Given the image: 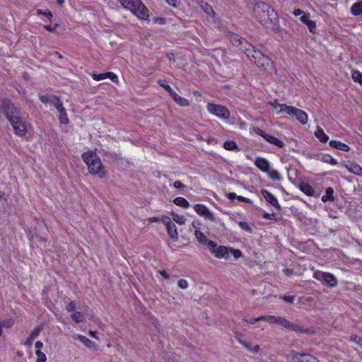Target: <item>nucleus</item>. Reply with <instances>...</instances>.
<instances>
[{"instance_id":"7","label":"nucleus","mask_w":362,"mask_h":362,"mask_svg":"<svg viewBox=\"0 0 362 362\" xmlns=\"http://www.w3.org/2000/svg\"><path fill=\"white\" fill-rule=\"evenodd\" d=\"M206 107L207 110L211 114L214 115L221 119H228L230 116L229 110L225 106L209 103Z\"/></svg>"},{"instance_id":"17","label":"nucleus","mask_w":362,"mask_h":362,"mask_svg":"<svg viewBox=\"0 0 362 362\" xmlns=\"http://www.w3.org/2000/svg\"><path fill=\"white\" fill-rule=\"evenodd\" d=\"M255 164L262 172H269V169L270 168L269 163L265 158H257Z\"/></svg>"},{"instance_id":"36","label":"nucleus","mask_w":362,"mask_h":362,"mask_svg":"<svg viewBox=\"0 0 362 362\" xmlns=\"http://www.w3.org/2000/svg\"><path fill=\"white\" fill-rule=\"evenodd\" d=\"M202 10L209 16H214L215 13L211 6H209L207 3H203L202 5Z\"/></svg>"},{"instance_id":"35","label":"nucleus","mask_w":362,"mask_h":362,"mask_svg":"<svg viewBox=\"0 0 362 362\" xmlns=\"http://www.w3.org/2000/svg\"><path fill=\"white\" fill-rule=\"evenodd\" d=\"M223 146L226 150H238V147L235 142L232 141H226L223 144Z\"/></svg>"},{"instance_id":"15","label":"nucleus","mask_w":362,"mask_h":362,"mask_svg":"<svg viewBox=\"0 0 362 362\" xmlns=\"http://www.w3.org/2000/svg\"><path fill=\"white\" fill-rule=\"evenodd\" d=\"M261 193L267 202H268L270 204L276 209H280V205L279 204L277 199L272 193L266 189H262Z\"/></svg>"},{"instance_id":"26","label":"nucleus","mask_w":362,"mask_h":362,"mask_svg":"<svg viewBox=\"0 0 362 362\" xmlns=\"http://www.w3.org/2000/svg\"><path fill=\"white\" fill-rule=\"evenodd\" d=\"M173 202L175 204H176L179 206L183 207L185 209H187L190 206L189 202L187 199H185V198L181 197H178L175 198L173 200Z\"/></svg>"},{"instance_id":"45","label":"nucleus","mask_w":362,"mask_h":362,"mask_svg":"<svg viewBox=\"0 0 362 362\" xmlns=\"http://www.w3.org/2000/svg\"><path fill=\"white\" fill-rule=\"evenodd\" d=\"M324 160H325V162L328 163L331 165H337V160H335L334 158H332L330 156H326L324 158Z\"/></svg>"},{"instance_id":"33","label":"nucleus","mask_w":362,"mask_h":362,"mask_svg":"<svg viewBox=\"0 0 362 362\" xmlns=\"http://www.w3.org/2000/svg\"><path fill=\"white\" fill-rule=\"evenodd\" d=\"M267 173H268L269 178L273 180L279 181L281 179L279 173L276 170H270L269 168V172H267Z\"/></svg>"},{"instance_id":"5","label":"nucleus","mask_w":362,"mask_h":362,"mask_svg":"<svg viewBox=\"0 0 362 362\" xmlns=\"http://www.w3.org/2000/svg\"><path fill=\"white\" fill-rule=\"evenodd\" d=\"M270 104L279 112H285L288 115L294 116L296 119L303 124H305L308 122L307 114L300 109L293 106H288L285 104H279L276 101H274Z\"/></svg>"},{"instance_id":"23","label":"nucleus","mask_w":362,"mask_h":362,"mask_svg":"<svg viewBox=\"0 0 362 362\" xmlns=\"http://www.w3.org/2000/svg\"><path fill=\"white\" fill-rule=\"evenodd\" d=\"M266 141H267L269 143L274 144L279 148H282L284 146V144L282 141L279 140L275 136L267 134L264 139Z\"/></svg>"},{"instance_id":"49","label":"nucleus","mask_w":362,"mask_h":362,"mask_svg":"<svg viewBox=\"0 0 362 362\" xmlns=\"http://www.w3.org/2000/svg\"><path fill=\"white\" fill-rule=\"evenodd\" d=\"M177 285L180 288L183 289H186L188 287V283L185 279L179 280Z\"/></svg>"},{"instance_id":"40","label":"nucleus","mask_w":362,"mask_h":362,"mask_svg":"<svg viewBox=\"0 0 362 362\" xmlns=\"http://www.w3.org/2000/svg\"><path fill=\"white\" fill-rule=\"evenodd\" d=\"M71 318L76 323L81 322L83 321V316L80 312L74 313L71 315Z\"/></svg>"},{"instance_id":"63","label":"nucleus","mask_w":362,"mask_h":362,"mask_svg":"<svg viewBox=\"0 0 362 362\" xmlns=\"http://www.w3.org/2000/svg\"><path fill=\"white\" fill-rule=\"evenodd\" d=\"M226 196L230 200H233V199H234L235 198L237 199V195L234 192H230V193L227 194Z\"/></svg>"},{"instance_id":"1","label":"nucleus","mask_w":362,"mask_h":362,"mask_svg":"<svg viewBox=\"0 0 362 362\" xmlns=\"http://www.w3.org/2000/svg\"><path fill=\"white\" fill-rule=\"evenodd\" d=\"M3 110L16 134L20 136L25 135L27 124L23 120L20 110L16 108L9 100H4Z\"/></svg>"},{"instance_id":"50","label":"nucleus","mask_w":362,"mask_h":362,"mask_svg":"<svg viewBox=\"0 0 362 362\" xmlns=\"http://www.w3.org/2000/svg\"><path fill=\"white\" fill-rule=\"evenodd\" d=\"M160 221L165 225V227L173 223L170 218L167 216H163Z\"/></svg>"},{"instance_id":"27","label":"nucleus","mask_w":362,"mask_h":362,"mask_svg":"<svg viewBox=\"0 0 362 362\" xmlns=\"http://www.w3.org/2000/svg\"><path fill=\"white\" fill-rule=\"evenodd\" d=\"M351 13L354 16H359L362 14V1L354 4L351 8Z\"/></svg>"},{"instance_id":"39","label":"nucleus","mask_w":362,"mask_h":362,"mask_svg":"<svg viewBox=\"0 0 362 362\" xmlns=\"http://www.w3.org/2000/svg\"><path fill=\"white\" fill-rule=\"evenodd\" d=\"M35 354L37 356L36 362H46L47 357L42 351L40 350H36Z\"/></svg>"},{"instance_id":"37","label":"nucleus","mask_w":362,"mask_h":362,"mask_svg":"<svg viewBox=\"0 0 362 362\" xmlns=\"http://www.w3.org/2000/svg\"><path fill=\"white\" fill-rule=\"evenodd\" d=\"M352 78L362 86V74L359 71L355 70L352 72Z\"/></svg>"},{"instance_id":"52","label":"nucleus","mask_w":362,"mask_h":362,"mask_svg":"<svg viewBox=\"0 0 362 362\" xmlns=\"http://www.w3.org/2000/svg\"><path fill=\"white\" fill-rule=\"evenodd\" d=\"M253 131L254 132L257 134V135H259L261 136L262 137H263L264 139H265V136H267V134H266L263 130L260 129L258 127H255L253 129Z\"/></svg>"},{"instance_id":"2","label":"nucleus","mask_w":362,"mask_h":362,"mask_svg":"<svg viewBox=\"0 0 362 362\" xmlns=\"http://www.w3.org/2000/svg\"><path fill=\"white\" fill-rule=\"evenodd\" d=\"M255 17L265 27L270 28L276 25L277 14L267 4L260 2L253 7Z\"/></svg>"},{"instance_id":"38","label":"nucleus","mask_w":362,"mask_h":362,"mask_svg":"<svg viewBox=\"0 0 362 362\" xmlns=\"http://www.w3.org/2000/svg\"><path fill=\"white\" fill-rule=\"evenodd\" d=\"M59 112V119L62 124H66L69 122V119L67 117L65 109L62 110Z\"/></svg>"},{"instance_id":"29","label":"nucleus","mask_w":362,"mask_h":362,"mask_svg":"<svg viewBox=\"0 0 362 362\" xmlns=\"http://www.w3.org/2000/svg\"><path fill=\"white\" fill-rule=\"evenodd\" d=\"M194 235L197 241L201 244H206V242L209 240L206 236L199 230H196Z\"/></svg>"},{"instance_id":"58","label":"nucleus","mask_w":362,"mask_h":362,"mask_svg":"<svg viewBox=\"0 0 362 362\" xmlns=\"http://www.w3.org/2000/svg\"><path fill=\"white\" fill-rule=\"evenodd\" d=\"M166 2L170 5L175 8L178 6L177 1V0H165Z\"/></svg>"},{"instance_id":"62","label":"nucleus","mask_w":362,"mask_h":362,"mask_svg":"<svg viewBox=\"0 0 362 362\" xmlns=\"http://www.w3.org/2000/svg\"><path fill=\"white\" fill-rule=\"evenodd\" d=\"M56 26L57 25H55L54 27H52L50 25H44V28L48 30L49 32L54 33L55 31Z\"/></svg>"},{"instance_id":"32","label":"nucleus","mask_w":362,"mask_h":362,"mask_svg":"<svg viewBox=\"0 0 362 362\" xmlns=\"http://www.w3.org/2000/svg\"><path fill=\"white\" fill-rule=\"evenodd\" d=\"M300 189L307 195L312 196L314 194L313 188L308 184L304 183L301 185Z\"/></svg>"},{"instance_id":"13","label":"nucleus","mask_w":362,"mask_h":362,"mask_svg":"<svg viewBox=\"0 0 362 362\" xmlns=\"http://www.w3.org/2000/svg\"><path fill=\"white\" fill-rule=\"evenodd\" d=\"M292 362H320L315 357L310 354H296L292 360Z\"/></svg>"},{"instance_id":"44","label":"nucleus","mask_w":362,"mask_h":362,"mask_svg":"<svg viewBox=\"0 0 362 362\" xmlns=\"http://www.w3.org/2000/svg\"><path fill=\"white\" fill-rule=\"evenodd\" d=\"M350 339H351V341L362 346V337H358L356 334H352L350 337Z\"/></svg>"},{"instance_id":"16","label":"nucleus","mask_w":362,"mask_h":362,"mask_svg":"<svg viewBox=\"0 0 362 362\" xmlns=\"http://www.w3.org/2000/svg\"><path fill=\"white\" fill-rule=\"evenodd\" d=\"M132 13L141 20L147 19L149 16L148 8L143 4L141 1L139 8H136L135 11H133Z\"/></svg>"},{"instance_id":"31","label":"nucleus","mask_w":362,"mask_h":362,"mask_svg":"<svg viewBox=\"0 0 362 362\" xmlns=\"http://www.w3.org/2000/svg\"><path fill=\"white\" fill-rule=\"evenodd\" d=\"M240 344L252 353H257L259 351V346L258 345L252 346L250 343L245 341H240Z\"/></svg>"},{"instance_id":"61","label":"nucleus","mask_w":362,"mask_h":362,"mask_svg":"<svg viewBox=\"0 0 362 362\" xmlns=\"http://www.w3.org/2000/svg\"><path fill=\"white\" fill-rule=\"evenodd\" d=\"M158 272L165 279H170V276L168 275V274L165 270H159Z\"/></svg>"},{"instance_id":"41","label":"nucleus","mask_w":362,"mask_h":362,"mask_svg":"<svg viewBox=\"0 0 362 362\" xmlns=\"http://www.w3.org/2000/svg\"><path fill=\"white\" fill-rule=\"evenodd\" d=\"M55 95H40V100L42 103L45 104L47 103H52L53 98H54Z\"/></svg>"},{"instance_id":"56","label":"nucleus","mask_w":362,"mask_h":362,"mask_svg":"<svg viewBox=\"0 0 362 362\" xmlns=\"http://www.w3.org/2000/svg\"><path fill=\"white\" fill-rule=\"evenodd\" d=\"M173 186L176 189H182L185 187V185L179 180H177L174 182Z\"/></svg>"},{"instance_id":"6","label":"nucleus","mask_w":362,"mask_h":362,"mask_svg":"<svg viewBox=\"0 0 362 362\" xmlns=\"http://www.w3.org/2000/svg\"><path fill=\"white\" fill-rule=\"evenodd\" d=\"M269 323H276L279 324L286 328L292 329L296 332H300L303 333H309V329H304L301 328L298 325H296L294 323H292L287 320L286 319L281 317H275L272 315H267V321Z\"/></svg>"},{"instance_id":"9","label":"nucleus","mask_w":362,"mask_h":362,"mask_svg":"<svg viewBox=\"0 0 362 362\" xmlns=\"http://www.w3.org/2000/svg\"><path fill=\"white\" fill-rule=\"evenodd\" d=\"M195 211L200 216L205 218L209 219L211 221H216V218L214 214L209 210V209L203 204H196L194 206Z\"/></svg>"},{"instance_id":"51","label":"nucleus","mask_w":362,"mask_h":362,"mask_svg":"<svg viewBox=\"0 0 362 362\" xmlns=\"http://www.w3.org/2000/svg\"><path fill=\"white\" fill-rule=\"evenodd\" d=\"M253 131L254 132L257 134V135H259L261 136L262 137H263L264 139H265V136H267V134H266L263 130L260 129L258 127H255L253 129Z\"/></svg>"},{"instance_id":"28","label":"nucleus","mask_w":362,"mask_h":362,"mask_svg":"<svg viewBox=\"0 0 362 362\" xmlns=\"http://www.w3.org/2000/svg\"><path fill=\"white\" fill-rule=\"evenodd\" d=\"M172 219L179 225H184L186 221V218L183 215H179L174 211L171 213Z\"/></svg>"},{"instance_id":"18","label":"nucleus","mask_w":362,"mask_h":362,"mask_svg":"<svg viewBox=\"0 0 362 362\" xmlns=\"http://www.w3.org/2000/svg\"><path fill=\"white\" fill-rule=\"evenodd\" d=\"M168 234L170 238L174 241L177 242L178 240V233L177 230V227L173 223L166 227Z\"/></svg>"},{"instance_id":"8","label":"nucleus","mask_w":362,"mask_h":362,"mask_svg":"<svg viewBox=\"0 0 362 362\" xmlns=\"http://www.w3.org/2000/svg\"><path fill=\"white\" fill-rule=\"evenodd\" d=\"M313 277L322 282L324 285L334 287L337 285V278L332 274L328 272H324L322 271H316L313 274Z\"/></svg>"},{"instance_id":"43","label":"nucleus","mask_w":362,"mask_h":362,"mask_svg":"<svg viewBox=\"0 0 362 362\" xmlns=\"http://www.w3.org/2000/svg\"><path fill=\"white\" fill-rule=\"evenodd\" d=\"M207 247L211 251V252L213 254L217 247V244L213 241V240H208L206 242Z\"/></svg>"},{"instance_id":"55","label":"nucleus","mask_w":362,"mask_h":362,"mask_svg":"<svg viewBox=\"0 0 362 362\" xmlns=\"http://www.w3.org/2000/svg\"><path fill=\"white\" fill-rule=\"evenodd\" d=\"M230 250L235 258H239L242 255V252L239 250H234L233 248H230Z\"/></svg>"},{"instance_id":"11","label":"nucleus","mask_w":362,"mask_h":362,"mask_svg":"<svg viewBox=\"0 0 362 362\" xmlns=\"http://www.w3.org/2000/svg\"><path fill=\"white\" fill-rule=\"evenodd\" d=\"M72 337L75 340H79L86 347H88L90 349H93V350L97 349V344L94 341H93L90 340L89 339H88L87 337H86L85 336H82L78 334H74L72 335Z\"/></svg>"},{"instance_id":"10","label":"nucleus","mask_w":362,"mask_h":362,"mask_svg":"<svg viewBox=\"0 0 362 362\" xmlns=\"http://www.w3.org/2000/svg\"><path fill=\"white\" fill-rule=\"evenodd\" d=\"M230 41L234 45L240 47L243 52H245L247 49V44H250L245 39L239 37L236 34H232L230 35Z\"/></svg>"},{"instance_id":"42","label":"nucleus","mask_w":362,"mask_h":362,"mask_svg":"<svg viewBox=\"0 0 362 362\" xmlns=\"http://www.w3.org/2000/svg\"><path fill=\"white\" fill-rule=\"evenodd\" d=\"M158 83L163 88H164L171 95L174 90L171 88V87L169 85L165 84L162 80H158Z\"/></svg>"},{"instance_id":"47","label":"nucleus","mask_w":362,"mask_h":362,"mask_svg":"<svg viewBox=\"0 0 362 362\" xmlns=\"http://www.w3.org/2000/svg\"><path fill=\"white\" fill-rule=\"evenodd\" d=\"M93 76V78L95 81H99V80H103V79H105L107 78V74L106 73L105 74H93L92 75Z\"/></svg>"},{"instance_id":"3","label":"nucleus","mask_w":362,"mask_h":362,"mask_svg":"<svg viewBox=\"0 0 362 362\" xmlns=\"http://www.w3.org/2000/svg\"><path fill=\"white\" fill-rule=\"evenodd\" d=\"M247 49L245 53L252 62L264 71H270L273 69V62L268 57L251 44H247Z\"/></svg>"},{"instance_id":"4","label":"nucleus","mask_w":362,"mask_h":362,"mask_svg":"<svg viewBox=\"0 0 362 362\" xmlns=\"http://www.w3.org/2000/svg\"><path fill=\"white\" fill-rule=\"evenodd\" d=\"M83 161L86 163L90 173L97 175L99 177L105 176V173L99 157L94 152L84 153L82 156Z\"/></svg>"},{"instance_id":"20","label":"nucleus","mask_w":362,"mask_h":362,"mask_svg":"<svg viewBox=\"0 0 362 362\" xmlns=\"http://www.w3.org/2000/svg\"><path fill=\"white\" fill-rule=\"evenodd\" d=\"M300 21L306 24L310 32L314 33L316 27L315 22L309 19L308 14H304L300 17Z\"/></svg>"},{"instance_id":"24","label":"nucleus","mask_w":362,"mask_h":362,"mask_svg":"<svg viewBox=\"0 0 362 362\" xmlns=\"http://www.w3.org/2000/svg\"><path fill=\"white\" fill-rule=\"evenodd\" d=\"M315 135L321 142L323 143L327 142L329 139V136L324 132L321 127H317L316 132H315Z\"/></svg>"},{"instance_id":"64","label":"nucleus","mask_w":362,"mask_h":362,"mask_svg":"<svg viewBox=\"0 0 362 362\" xmlns=\"http://www.w3.org/2000/svg\"><path fill=\"white\" fill-rule=\"evenodd\" d=\"M166 57L168 58V60L173 61V62H175V55L173 53L166 54Z\"/></svg>"},{"instance_id":"22","label":"nucleus","mask_w":362,"mask_h":362,"mask_svg":"<svg viewBox=\"0 0 362 362\" xmlns=\"http://www.w3.org/2000/svg\"><path fill=\"white\" fill-rule=\"evenodd\" d=\"M329 146L332 148H337L339 150L343 151H349V147L346 144H344L341 141H331L329 142Z\"/></svg>"},{"instance_id":"25","label":"nucleus","mask_w":362,"mask_h":362,"mask_svg":"<svg viewBox=\"0 0 362 362\" xmlns=\"http://www.w3.org/2000/svg\"><path fill=\"white\" fill-rule=\"evenodd\" d=\"M333 194L334 189L332 187L327 188L325 194L322 197V201L323 202H333L334 200Z\"/></svg>"},{"instance_id":"14","label":"nucleus","mask_w":362,"mask_h":362,"mask_svg":"<svg viewBox=\"0 0 362 362\" xmlns=\"http://www.w3.org/2000/svg\"><path fill=\"white\" fill-rule=\"evenodd\" d=\"M343 165L351 173L362 177V168L356 163H344Z\"/></svg>"},{"instance_id":"21","label":"nucleus","mask_w":362,"mask_h":362,"mask_svg":"<svg viewBox=\"0 0 362 362\" xmlns=\"http://www.w3.org/2000/svg\"><path fill=\"white\" fill-rule=\"evenodd\" d=\"M174 101L182 107H187L189 105V102L185 98H182L177 95L175 91L170 95Z\"/></svg>"},{"instance_id":"46","label":"nucleus","mask_w":362,"mask_h":362,"mask_svg":"<svg viewBox=\"0 0 362 362\" xmlns=\"http://www.w3.org/2000/svg\"><path fill=\"white\" fill-rule=\"evenodd\" d=\"M238 224H239L240 227L243 230H245V231H248V232H251V231H252V229H251V228L249 226V225L247 224V223L244 222V221H240V222H239V223H238Z\"/></svg>"},{"instance_id":"59","label":"nucleus","mask_w":362,"mask_h":362,"mask_svg":"<svg viewBox=\"0 0 362 362\" xmlns=\"http://www.w3.org/2000/svg\"><path fill=\"white\" fill-rule=\"evenodd\" d=\"M38 13H42L43 15H45L46 17H47L48 18L51 19V18L52 17V13L51 11H45L44 12H42V11H39Z\"/></svg>"},{"instance_id":"60","label":"nucleus","mask_w":362,"mask_h":362,"mask_svg":"<svg viewBox=\"0 0 362 362\" xmlns=\"http://www.w3.org/2000/svg\"><path fill=\"white\" fill-rule=\"evenodd\" d=\"M237 199L240 202H244L247 203H251V200L248 198L242 197V196H237Z\"/></svg>"},{"instance_id":"48","label":"nucleus","mask_w":362,"mask_h":362,"mask_svg":"<svg viewBox=\"0 0 362 362\" xmlns=\"http://www.w3.org/2000/svg\"><path fill=\"white\" fill-rule=\"evenodd\" d=\"M1 323H2V327L9 328L11 326H13V320L9 319V320H6L2 321Z\"/></svg>"},{"instance_id":"54","label":"nucleus","mask_w":362,"mask_h":362,"mask_svg":"<svg viewBox=\"0 0 362 362\" xmlns=\"http://www.w3.org/2000/svg\"><path fill=\"white\" fill-rule=\"evenodd\" d=\"M76 309V304L74 303V302H70L67 306H66V310L69 311V312H73Z\"/></svg>"},{"instance_id":"19","label":"nucleus","mask_w":362,"mask_h":362,"mask_svg":"<svg viewBox=\"0 0 362 362\" xmlns=\"http://www.w3.org/2000/svg\"><path fill=\"white\" fill-rule=\"evenodd\" d=\"M228 253V250L225 246H217L214 252L213 253L214 256L217 258H227V255Z\"/></svg>"},{"instance_id":"12","label":"nucleus","mask_w":362,"mask_h":362,"mask_svg":"<svg viewBox=\"0 0 362 362\" xmlns=\"http://www.w3.org/2000/svg\"><path fill=\"white\" fill-rule=\"evenodd\" d=\"M124 8L129 9L132 13L141 5L140 0H119Z\"/></svg>"},{"instance_id":"30","label":"nucleus","mask_w":362,"mask_h":362,"mask_svg":"<svg viewBox=\"0 0 362 362\" xmlns=\"http://www.w3.org/2000/svg\"><path fill=\"white\" fill-rule=\"evenodd\" d=\"M40 332V327H35L30 334V336L27 339L26 344L28 345H30L33 340L37 337Z\"/></svg>"},{"instance_id":"34","label":"nucleus","mask_w":362,"mask_h":362,"mask_svg":"<svg viewBox=\"0 0 362 362\" xmlns=\"http://www.w3.org/2000/svg\"><path fill=\"white\" fill-rule=\"evenodd\" d=\"M52 104L54 106V107L59 111L64 110V107L62 101L59 100L58 97L55 95L54 98H53Z\"/></svg>"},{"instance_id":"53","label":"nucleus","mask_w":362,"mask_h":362,"mask_svg":"<svg viewBox=\"0 0 362 362\" xmlns=\"http://www.w3.org/2000/svg\"><path fill=\"white\" fill-rule=\"evenodd\" d=\"M106 74H107V78H110L113 82H115L117 81V76L114 73L107 72Z\"/></svg>"},{"instance_id":"57","label":"nucleus","mask_w":362,"mask_h":362,"mask_svg":"<svg viewBox=\"0 0 362 362\" xmlns=\"http://www.w3.org/2000/svg\"><path fill=\"white\" fill-rule=\"evenodd\" d=\"M295 297L293 296H284L283 299L288 303H293Z\"/></svg>"}]
</instances>
